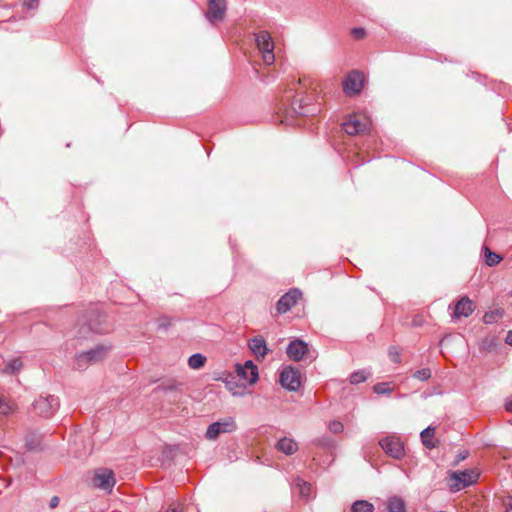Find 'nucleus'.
Instances as JSON below:
<instances>
[{"label": "nucleus", "instance_id": "obj_39", "mask_svg": "<svg viewBox=\"0 0 512 512\" xmlns=\"http://www.w3.org/2000/svg\"><path fill=\"white\" fill-rule=\"evenodd\" d=\"M167 512H182V508L179 503H173L169 506Z\"/></svg>", "mask_w": 512, "mask_h": 512}, {"label": "nucleus", "instance_id": "obj_29", "mask_svg": "<svg viewBox=\"0 0 512 512\" xmlns=\"http://www.w3.org/2000/svg\"><path fill=\"white\" fill-rule=\"evenodd\" d=\"M432 373L429 368H422L420 370L415 371L412 374V377L419 381H427L431 377Z\"/></svg>", "mask_w": 512, "mask_h": 512}, {"label": "nucleus", "instance_id": "obj_27", "mask_svg": "<svg viewBox=\"0 0 512 512\" xmlns=\"http://www.w3.org/2000/svg\"><path fill=\"white\" fill-rule=\"evenodd\" d=\"M503 315V311L502 310H494V311H490V312H486L483 316V321L484 323L486 324H493L495 323L499 318H501Z\"/></svg>", "mask_w": 512, "mask_h": 512}, {"label": "nucleus", "instance_id": "obj_35", "mask_svg": "<svg viewBox=\"0 0 512 512\" xmlns=\"http://www.w3.org/2000/svg\"><path fill=\"white\" fill-rule=\"evenodd\" d=\"M180 384H162L158 387V389L162 390L164 393H169L171 391L177 390Z\"/></svg>", "mask_w": 512, "mask_h": 512}, {"label": "nucleus", "instance_id": "obj_2", "mask_svg": "<svg viewBox=\"0 0 512 512\" xmlns=\"http://www.w3.org/2000/svg\"><path fill=\"white\" fill-rule=\"evenodd\" d=\"M449 477L452 481L450 489L456 492L474 484L479 477V473L475 469H465L462 471H452L449 473Z\"/></svg>", "mask_w": 512, "mask_h": 512}, {"label": "nucleus", "instance_id": "obj_31", "mask_svg": "<svg viewBox=\"0 0 512 512\" xmlns=\"http://www.w3.org/2000/svg\"><path fill=\"white\" fill-rule=\"evenodd\" d=\"M22 362L19 359L11 360L5 368V372L14 373L21 369Z\"/></svg>", "mask_w": 512, "mask_h": 512}, {"label": "nucleus", "instance_id": "obj_5", "mask_svg": "<svg viewBox=\"0 0 512 512\" xmlns=\"http://www.w3.org/2000/svg\"><path fill=\"white\" fill-rule=\"evenodd\" d=\"M370 121L366 117L353 114L342 124L344 131L348 135H357L366 132L369 129Z\"/></svg>", "mask_w": 512, "mask_h": 512}, {"label": "nucleus", "instance_id": "obj_1", "mask_svg": "<svg viewBox=\"0 0 512 512\" xmlns=\"http://www.w3.org/2000/svg\"><path fill=\"white\" fill-rule=\"evenodd\" d=\"M110 351V345L100 344L88 351L78 353L75 356V368L78 370H84L89 365L96 364L104 360Z\"/></svg>", "mask_w": 512, "mask_h": 512}, {"label": "nucleus", "instance_id": "obj_32", "mask_svg": "<svg viewBox=\"0 0 512 512\" xmlns=\"http://www.w3.org/2000/svg\"><path fill=\"white\" fill-rule=\"evenodd\" d=\"M328 429L334 433V434H338V433H341L344 429V426L343 424L340 422V421H337V420H332L329 422L328 424Z\"/></svg>", "mask_w": 512, "mask_h": 512}, {"label": "nucleus", "instance_id": "obj_22", "mask_svg": "<svg viewBox=\"0 0 512 512\" xmlns=\"http://www.w3.org/2000/svg\"><path fill=\"white\" fill-rule=\"evenodd\" d=\"M206 363V357L203 354L195 353L188 358V365L191 369H200Z\"/></svg>", "mask_w": 512, "mask_h": 512}, {"label": "nucleus", "instance_id": "obj_34", "mask_svg": "<svg viewBox=\"0 0 512 512\" xmlns=\"http://www.w3.org/2000/svg\"><path fill=\"white\" fill-rule=\"evenodd\" d=\"M389 356L394 363H399L401 361L400 352L396 347H391L389 349Z\"/></svg>", "mask_w": 512, "mask_h": 512}, {"label": "nucleus", "instance_id": "obj_14", "mask_svg": "<svg viewBox=\"0 0 512 512\" xmlns=\"http://www.w3.org/2000/svg\"><path fill=\"white\" fill-rule=\"evenodd\" d=\"M294 489L297 490L299 497L306 502L314 498L312 485L300 477L294 480Z\"/></svg>", "mask_w": 512, "mask_h": 512}, {"label": "nucleus", "instance_id": "obj_43", "mask_svg": "<svg viewBox=\"0 0 512 512\" xmlns=\"http://www.w3.org/2000/svg\"><path fill=\"white\" fill-rule=\"evenodd\" d=\"M505 407L507 411L512 412V397L506 401Z\"/></svg>", "mask_w": 512, "mask_h": 512}, {"label": "nucleus", "instance_id": "obj_30", "mask_svg": "<svg viewBox=\"0 0 512 512\" xmlns=\"http://www.w3.org/2000/svg\"><path fill=\"white\" fill-rule=\"evenodd\" d=\"M393 388L390 387L389 383L381 382L373 386V391L376 394H390Z\"/></svg>", "mask_w": 512, "mask_h": 512}, {"label": "nucleus", "instance_id": "obj_15", "mask_svg": "<svg viewBox=\"0 0 512 512\" xmlns=\"http://www.w3.org/2000/svg\"><path fill=\"white\" fill-rule=\"evenodd\" d=\"M292 110L297 115L302 116H314L318 112H320V108L315 105H310L308 103H303V100H297L292 103Z\"/></svg>", "mask_w": 512, "mask_h": 512}, {"label": "nucleus", "instance_id": "obj_44", "mask_svg": "<svg viewBox=\"0 0 512 512\" xmlns=\"http://www.w3.org/2000/svg\"><path fill=\"white\" fill-rule=\"evenodd\" d=\"M506 512H512V500L507 504Z\"/></svg>", "mask_w": 512, "mask_h": 512}, {"label": "nucleus", "instance_id": "obj_24", "mask_svg": "<svg viewBox=\"0 0 512 512\" xmlns=\"http://www.w3.org/2000/svg\"><path fill=\"white\" fill-rule=\"evenodd\" d=\"M484 251H485V263L488 266L493 267L501 262L502 257L499 254L492 252L488 247H484Z\"/></svg>", "mask_w": 512, "mask_h": 512}, {"label": "nucleus", "instance_id": "obj_6", "mask_svg": "<svg viewBox=\"0 0 512 512\" xmlns=\"http://www.w3.org/2000/svg\"><path fill=\"white\" fill-rule=\"evenodd\" d=\"M279 381L281 386L289 391H297L301 386L300 373L291 366L281 371Z\"/></svg>", "mask_w": 512, "mask_h": 512}, {"label": "nucleus", "instance_id": "obj_3", "mask_svg": "<svg viewBox=\"0 0 512 512\" xmlns=\"http://www.w3.org/2000/svg\"><path fill=\"white\" fill-rule=\"evenodd\" d=\"M255 42L262 59L266 65H272L275 61L274 42L267 31H260L255 36Z\"/></svg>", "mask_w": 512, "mask_h": 512}, {"label": "nucleus", "instance_id": "obj_7", "mask_svg": "<svg viewBox=\"0 0 512 512\" xmlns=\"http://www.w3.org/2000/svg\"><path fill=\"white\" fill-rule=\"evenodd\" d=\"M115 483V476L111 469L100 468L95 471L93 477V485L95 487L111 492Z\"/></svg>", "mask_w": 512, "mask_h": 512}, {"label": "nucleus", "instance_id": "obj_36", "mask_svg": "<svg viewBox=\"0 0 512 512\" xmlns=\"http://www.w3.org/2000/svg\"><path fill=\"white\" fill-rule=\"evenodd\" d=\"M351 33H352L353 37H355L356 39H361L365 36V30L360 27L353 28L351 30Z\"/></svg>", "mask_w": 512, "mask_h": 512}, {"label": "nucleus", "instance_id": "obj_45", "mask_svg": "<svg viewBox=\"0 0 512 512\" xmlns=\"http://www.w3.org/2000/svg\"><path fill=\"white\" fill-rule=\"evenodd\" d=\"M26 445H27L28 449H32V445L30 443L27 442Z\"/></svg>", "mask_w": 512, "mask_h": 512}, {"label": "nucleus", "instance_id": "obj_19", "mask_svg": "<svg viewBox=\"0 0 512 512\" xmlns=\"http://www.w3.org/2000/svg\"><path fill=\"white\" fill-rule=\"evenodd\" d=\"M387 512H406L403 499L398 496L390 497L387 500Z\"/></svg>", "mask_w": 512, "mask_h": 512}, {"label": "nucleus", "instance_id": "obj_40", "mask_svg": "<svg viewBox=\"0 0 512 512\" xmlns=\"http://www.w3.org/2000/svg\"><path fill=\"white\" fill-rule=\"evenodd\" d=\"M467 457H468V452L467 451H463V452L459 453L456 456L455 464H458L459 462L465 460Z\"/></svg>", "mask_w": 512, "mask_h": 512}, {"label": "nucleus", "instance_id": "obj_12", "mask_svg": "<svg viewBox=\"0 0 512 512\" xmlns=\"http://www.w3.org/2000/svg\"><path fill=\"white\" fill-rule=\"evenodd\" d=\"M308 352V345L300 339L291 341L287 346L286 353L294 361H300Z\"/></svg>", "mask_w": 512, "mask_h": 512}, {"label": "nucleus", "instance_id": "obj_23", "mask_svg": "<svg viewBox=\"0 0 512 512\" xmlns=\"http://www.w3.org/2000/svg\"><path fill=\"white\" fill-rule=\"evenodd\" d=\"M16 410V405L0 395V415H9Z\"/></svg>", "mask_w": 512, "mask_h": 512}, {"label": "nucleus", "instance_id": "obj_41", "mask_svg": "<svg viewBox=\"0 0 512 512\" xmlns=\"http://www.w3.org/2000/svg\"><path fill=\"white\" fill-rule=\"evenodd\" d=\"M59 497L57 496H53L51 499H50V502H49V507L51 509H54L56 508L58 505H59Z\"/></svg>", "mask_w": 512, "mask_h": 512}, {"label": "nucleus", "instance_id": "obj_9", "mask_svg": "<svg viewBox=\"0 0 512 512\" xmlns=\"http://www.w3.org/2000/svg\"><path fill=\"white\" fill-rule=\"evenodd\" d=\"M379 444L386 454L395 459H401L404 456V446L399 438L388 436L383 438Z\"/></svg>", "mask_w": 512, "mask_h": 512}, {"label": "nucleus", "instance_id": "obj_25", "mask_svg": "<svg viewBox=\"0 0 512 512\" xmlns=\"http://www.w3.org/2000/svg\"><path fill=\"white\" fill-rule=\"evenodd\" d=\"M219 422V429L222 433H231L236 429L235 420L232 417H227Z\"/></svg>", "mask_w": 512, "mask_h": 512}, {"label": "nucleus", "instance_id": "obj_16", "mask_svg": "<svg viewBox=\"0 0 512 512\" xmlns=\"http://www.w3.org/2000/svg\"><path fill=\"white\" fill-rule=\"evenodd\" d=\"M474 311V304L468 297L461 298L455 305L454 315L456 318L468 317Z\"/></svg>", "mask_w": 512, "mask_h": 512}, {"label": "nucleus", "instance_id": "obj_21", "mask_svg": "<svg viewBox=\"0 0 512 512\" xmlns=\"http://www.w3.org/2000/svg\"><path fill=\"white\" fill-rule=\"evenodd\" d=\"M351 512H374V505L366 500H357L352 504Z\"/></svg>", "mask_w": 512, "mask_h": 512}, {"label": "nucleus", "instance_id": "obj_42", "mask_svg": "<svg viewBox=\"0 0 512 512\" xmlns=\"http://www.w3.org/2000/svg\"><path fill=\"white\" fill-rule=\"evenodd\" d=\"M505 343L508 345H512V330H510L506 337H505Z\"/></svg>", "mask_w": 512, "mask_h": 512}, {"label": "nucleus", "instance_id": "obj_11", "mask_svg": "<svg viewBox=\"0 0 512 512\" xmlns=\"http://www.w3.org/2000/svg\"><path fill=\"white\" fill-rule=\"evenodd\" d=\"M226 11V0H209L206 18L210 22L221 20Z\"/></svg>", "mask_w": 512, "mask_h": 512}, {"label": "nucleus", "instance_id": "obj_4", "mask_svg": "<svg viewBox=\"0 0 512 512\" xmlns=\"http://www.w3.org/2000/svg\"><path fill=\"white\" fill-rule=\"evenodd\" d=\"M59 407V399L54 395H40L33 403L35 412L43 417L51 416Z\"/></svg>", "mask_w": 512, "mask_h": 512}, {"label": "nucleus", "instance_id": "obj_28", "mask_svg": "<svg viewBox=\"0 0 512 512\" xmlns=\"http://www.w3.org/2000/svg\"><path fill=\"white\" fill-rule=\"evenodd\" d=\"M219 428V422L210 424L206 430V438L209 440H215L222 433Z\"/></svg>", "mask_w": 512, "mask_h": 512}, {"label": "nucleus", "instance_id": "obj_10", "mask_svg": "<svg viewBox=\"0 0 512 512\" xmlns=\"http://www.w3.org/2000/svg\"><path fill=\"white\" fill-rule=\"evenodd\" d=\"M302 293L299 289L293 288L285 293L277 302L276 309L279 314L286 313L293 306L296 305L297 301L301 298Z\"/></svg>", "mask_w": 512, "mask_h": 512}, {"label": "nucleus", "instance_id": "obj_8", "mask_svg": "<svg viewBox=\"0 0 512 512\" xmlns=\"http://www.w3.org/2000/svg\"><path fill=\"white\" fill-rule=\"evenodd\" d=\"M364 75L359 71H351L343 81L344 92L351 96L359 94L364 85Z\"/></svg>", "mask_w": 512, "mask_h": 512}, {"label": "nucleus", "instance_id": "obj_38", "mask_svg": "<svg viewBox=\"0 0 512 512\" xmlns=\"http://www.w3.org/2000/svg\"><path fill=\"white\" fill-rule=\"evenodd\" d=\"M24 5L28 8V9H35L38 7V0H25L24 1Z\"/></svg>", "mask_w": 512, "mask_h": 512}, {"label": "nucleus", "instance_id": "obj_26", "mask_svg": "<svg viewBox=\"0 0 512 512\" xmlns=\"http://www.w3.org/2000/svg\"><path fill=\"white\" fill-rule=\"evenodd\" d=\"M370 373L366 370H359L350 375V383L351 384H359L366 381L369 377Z\"/></svg>", "mask_w": 512, "mask_h": 512}, {"label": "nucleus", "instance_id": "obj_13", "mask_svg": "<svg viewBox=\"0 0 512 512\" xmlns=\"http://www.w3.org/2000/svg\"><path fill=\"white\" fill-rule=\"evenodd\" d=\"M249 349L253 352L257 359H264L268 353V347L262 336H256L249 340Z\"/></svg>", "mask_w": 512, "mask_h": 512}, {"label": "nucleus", "instance_id": "obj_18", "mask_svg": "<svg viewBox=\"0 0 512 512\" xmlns=\"http://www.w3.org/2000/svg\"><path fill=\"white\" fill-rule=\"evenodd\" d=\"M434 433L435 428L432 426H428L420 433L421 441L423 445L428 449H433L436 447V443L433 441Z\"/></svg>", "mask_w": 512, "mask_h": 512}, {"label": "nucleus", "instance_id": "obj_37", "mask_svg": "<svg viewBox=\"0 0 512 512\" xmlns=\"http://www.w3.org/2000/svg\"><path fill=\"white\" fill-rule=\"evenodd\" d=\"M171 325V322L168 318H162L158 322V328L166 330Z\"/></svg>", "mask_w": 512, "mask_h": 512}, {"label": "nucleus", "instance_id": "obj_20", "mask_svg": "<svg viewBox=\"0 0 512 512\" xmlns=\"http://www.w3.org/2000/svg\"><path fill=\"white\" fill-rule=\"evenodd\" d=\"M240 367H243V370L249 371V384L252 385V384L256 383L259 375H258V368L253 363V361L248 360L243 365H240Z\"/></svg>", "mask_w": 512, "mask_h": 512}, {"label": "nucleus", "instance_id": "obj_17", "mask_svg": "<svg viewBox=\"0 0 512 512\" xmlns=\"http://www.w3.org/2000/svg\"><path fill=\"white\" fill-rule=\"evenodd\" d=\"M276 447L279 451L283 452L286 455H292L298 449L297 443L293 439L287 437L281 438L277 442Z\"/></svg>", "mask_w": 512, "mask_h": 512}, {"label": "nucleus", "instance_id": "obj_33", "mask_svg": "<svg viewBox=\"0 0 512 512\" xmlns=\"http://www.w3.org/2000/svg\"><path fill=\"white\" fill-rule=\"evenodd\" d=\"M236 372H237V375L243 379L246 383L249 384V371L248 370H243V367H240V364H238L236 366Z\"/></svg>", "mask_w": 512, "mask_h": 512}]
</instances>
